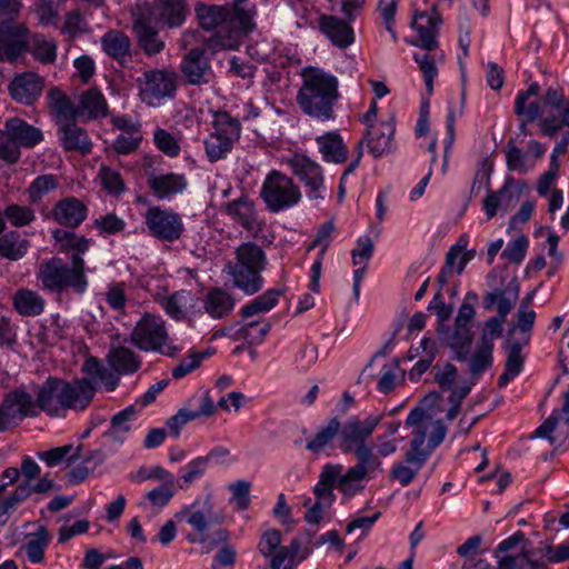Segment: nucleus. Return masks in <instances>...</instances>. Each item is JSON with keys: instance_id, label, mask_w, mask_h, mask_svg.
<instances>
[{"instance_id": "obj_5", "label": "nucleus", "mask_w": 569, "mask_h": 569, "mask_svg": "<svg viewBox=\"0 0 569 569\" xmlns=\"http://www.w3.org/2000/svg\"><path fill=\"white\" fill-rule=\"evenodd\" d=\"M213 131L204 140L206 153L210 161L223 158L232 148V144L240 137V122L224 111L216 112L213 116Z\"/></svg>"}, {"instance_id": "obj_27", "label": "nucleus", "mask_w": 569, "mask_h": 569, "mask_svg": "<svg viewBox=\"0 0 569 569\" xmlns=\"http://www.w3.org/2000/svg\"><path fill=\"white\" fill-rule=\"evenodd\" d=\"M48 106L58 121H74L78 118V106L74 107L70 98L59 88L53 87L48 91Z\"/></svg>"}, {"instance_id": "obj_23", "label": "nucleus", "mask_w": 569, "mask_h": 569, "mask_svg": "<svg viewBox=\"0 0 569 569\" xmlns=\"http://www.w3.org/2000/svg\"><path fill=\"white\" fill-rule=\"evenodd\" d=\"M393 133L395 123L392 120L368 127L365 140L373 157H380L389 148Z\"/></svg>"}, {"instance_id": "obj_56", "label": "nucleus", "mask_w": 569, "mask_h": 569, "mask_svg": "<svg viewBox=\"0 0 569 569\" xmlns=\"http://www.w3.org/2000/svg\"><path fill=\"white\" fill-rule=\"evenodd\" d=\"M3 214L14 227H23L34 220V211L26 206L10 204Z\"/></svg>"}, {"instance_id": "obj_26", "label": "nucleus", "mask_w": 569, "mask_h": 569, "mask_svg": "<svg viewBox=\"0 0 569 569\" xmlns=\"http://www.w3.org/2000/svg\"><path fill=\"white\" fill-rule=\"evenodd\" d=\"M87 114L89 119L104 118L108 114V104L103 94L91 88L79 97L78 118Z\"/></svg>"}, {"instance_id": "obj_52", "label": "nucleus", "mask_w": 569, "mask_h": 569, "mask_svg": "<svg viewBox=\"0 0 569 569\" xmlns=\"http://www.w3.org/2000/svg\"><path fill=\"white\" fill-rule=\"evenodd\" d=\"M471 341L472 337L470 335L469 328L455 327V331L449 337L448 343L450 348L455 350L457 359L460 361H465L467 360V357L469 355Z\"/></svg>"}, {"instance_id": "obj_17", "label": "nucleus", "mask_w": 569, "mask_h": 569, "mask_svg": "<svg viewBox=\"0 0 569 569\" xmlns=\"http://www.w3.org/2000/svg\"><path fill=\"white\" fill-rule=\"evenodd\" d=\"M60 405L62 409H84L93 398L96 388L87 379H78L73 382L60 380Z\"/></svg>"}, {"instance_id": "obj_25", "label": "nucleus", "mask_w": 569, "mask_h": 569, "mask_svg": "<svg viewBox=\"0 0 569 569\" xmlns=\"http://www.w3.org/2000/svg\"><path fill=\"white\" fill-rule=\"evenodd\" d=\"M86 207L76 198L59 201L53 209V217L60 223L71 228L79 226L86 218Z\"/></svg>"}, {"instance_id": "obj_24", "label": "nucleus", "mask_w": 569, "mask_h": 569, "mask_svg": "<svg viewBox=\"0 0 569 569\" xmlns=\"http://www.w3.org/2000/svg\"><path fill=\"white\" fill-rule=\"evenodd\" d=\"M7 133L11 134L18 147L32 148L43 139L42 132L20 118L6 121Z\"/></svg>"}, {"instance_id": "obj_14", "label": "nucleus", "mask_w": 569, "mask_h": 569, "mask_svg": "<svg viewBox=\"0 0 569 569\" xmlns=\"http://www.w3.org/2000/svg\"><path fill=\"white\" fill-rule=\"evenodd\" d=\"M293 173L309 189V197L312 199H322L320 189L323 186V174L318 163L306 156L295 154L288 160Z\"/></svg>"}, {"instance_id": "obj_53", "label": "nucleus", "mask_w": 569, "mask_h": 569, "mask_svg": "<svg viewBox=\"0 0 569 569\" xmlns=\"http://www.w3.org/2000/svg\"><path fill=\"white\" fill-rule=\"evenodd\" d=\"M57 46L53 40L36 34L32 39V54L42 63H50L56 59Z\"/></svg>"}, {"instance_id": "obj_10", "label": "nucleus", "mask_w": 569, "mask_h": 569, "mask_svg": "<svg viewBox=\"0 0 569 569\" xmlns=\"http://www.w3.org/2000/svg\"><path fill=\"white\" fill-rule=\"evenodd\" d=\"M16 18L0 21V61L14 62L29 48L28 29Z\"/></svg>"}, {"instance_id": "obj_47", "label": "nucleus", "mask_w": 569, "mask_h": 569, "mask_svg": "<svg viewBox=\"0 0 569 569\" xmlns=\"http://www.w3.org/2000/svg\"><path fill=\"white\" fill-rule=\"evenodd\" d=\"M340 420L337 417L331 418L328 425L320 429L307 443V449L313 453H319L340 433Z\"/></svg>"}, {"instance_id": "obj_43", "label": "nucleus", "mask_w": 569, "mask_h": 569, "mask_svg": "<svg viewBox=\"0 0 569 569\" xmlns=\"http://www.w3.org/2000/svg\"><path fill=\"white\" fill-rule=\"evenodd\" d=\"M525 345L526 343H522L521 341H513L509 343L506 370L498 380V386L500 388L506 387L508 382L521 371L523 366L521 349Z\"/></svg>"}, {"instance_id": "obj_21", "label": "nucleus", "mask_w": 569, "mask_h": 569, "mask_svg": "<svg viewBox=\"0 0 569 569\" xmlns=\"http://www.w3.org/2000/svg\"><path fill=\"white\" fill-rule=\"evenodd\" d=\"M557 429L560 436L569 439V390L563 395L561 409L555 410L553 413L536 429L535 436L547 438L550 443H555L556 438L552 437V432Z\"/></svg>"}, {"instance_id": "obj_13", "label": "nucleus", "mask_w": 569, "mask_h": 569, "mask_svg": "<svg viewBox=\"0 0 569 569\" xmlns=\"http://www.w3.org/2000/svg\"><path fill=\"white\" fill-rule=\"evenodd\" d=\"M380 422V417H368L363 421L350 419L340 429L341 448L345 452H351L357 446L367 445L373 430Z\"/></svg>"}, {"instance_id": "obj_46", "label": "nucleus", "mask_w": 569, "mask_h": 569, "mask_svg": "<svg viewBox=\"0 0 569 569\" xmlns=\"http://www.w3.org/2000/svg\"><path fill=\"white\" fill-rule=\"evenodd\" d=\"M193 302L192 295L183 290L161 300V305L167 313L177 320L184 317L186 311L194 306Z\"/></svg>"}, {"instance_id": "obj_34", "label": "nucleus", "mask_w": 569, "mask_h": 569, "mask_svg": "<svg viewBox=\"0 0 569 569\" xmlns=\"http://www.w3.org/2000/svg\"><path fill=\"white\" fill-rule=\"evenodd\" d=\"M333 228H335L333 223L330 221L323 223L320 227V229L318 230L316 239L308 247V249L311 250L315 247H317L318 244H321L320 259L315 261L312 264V268H311L312 277H311V282H310V289L313 292L319 291V279H320L321 267H322L321 259L325 256V253L329 247V238H330L331 232L333 231Z\"/></svg>"}, {"instance_id": "obj_9", "label": "nucleus", "mask_w": 569, "mask_h": 569, "mask_svg": "<svg viewBox=\"0 0 569 569\" xmlns=\"http://www.w3.org/2000/svg\"><path fill=\"white\" fill-rule=\"evenodd\" d=\"M177 73L168 69L146 71L140 78V96L149 104L172 97L177 90Z\"/></svg>"}, {"instance_id": "obj_19", "label": "nucleus", "mask_w": 569, "mask_h": 569, "mask_svg": "<svg viewBox=\"0 0 569 569\" xmlns=\"http://www.w3.org/2000/svg\"><path fill=\"white\" fill-rule=\"evenodd\" d=\"M196 12L203 29L212 30L219 28L214 37V43L219 47V34H227L228 21L230 20L229 14L232 13L230 7L198 4Z\"/></svg>"}, {"instance_id": "obj_22", "label": "nucleus", "mask_w": 569, "mask_h": 569, "mask_svg": "<svg viewBox=\"0 0 569 569\" xmlns=\"http://www.w3.org/2000/svg\"><path fill=\"white\" fill-rule=\"evenodd\" d=\"M203 48H193L184 57L181 71L190 84H201L207 82L206 72L210 69V64L204 57Z\"/></svg>"}, {"instance_id": "obj_55", "label": "nucleus", "mask_w": 569, "mask_h": 569, "mask_svg": "<svg viewBox=\"0 0 569 569\" xmlns=\"http://www.w3.org/2000/svg\"><path fill=\"white\" fill-rule=\"evenodd\" d=\"M20 156V148L11 134L7 133L6 128L0 130V160L8 164H14L19 161Z\"/></svg>"}, {"instance_id": "obj_15", "label": "nucleus", "mask_w": 569, "mask_h": 569, "mask_svg": "<svg viewBox=\"0 0 569 569\" xmlns=\"http://www.w3.org/2000/svg\"><path fill=\"white\" fill-rule=\"evenodd\" d=\"M43 88L44 79L30 71L17 74L8 86L11 98L26 106L34 103Z\"/></svg>"}, {"instance_id": "obj_59", "label": "nucleus", "mask_w": 569, "mask_h": 569, "mask_svg": "<svg viewBox=\"0 0 569 569\" xmlns=\"http://www.w3.org/2000/svg\"><path fill=\"white\" fill-rule=\"evenodd\" d=\"M492 362V346L481 345L470 360V372L479 375Z\"/></svg>"}, {"instance_id": "obj_30", "label": "nucleus", "mask_w": 569, "mask_h": 569, "mask_svg": "<svg viewBox=\"0 0 569 569\" xmlns=\"http://www.w3.org/2000/svg\"><path fill=\"white\" fill-rule=\"evenodd\" d=\"M60 132L62 133V146L66 150L78 151L81 154L90 152L91 142L87 132L78 127L74 121H70L61 127Z\"/></svg>"}, {"instance_id": "obj_49", "label": "nucleus", "mask_w": 569, "mask_h": 569, "mask_svg": "<svg viewBox=\"0 0 569 569\" xmlns=\"http://www.w3.org/2000/svg\"><path fill=\"white\" fill-rule=\"evenodd\" d=\"M53 238L59 243V249L62 252L73 250L74 254L84 252L89 248V240L82 236H78L74 232L57 229L53 231Z\"/></svg>"}, {"instance_id": "obj_1", "label": "nucleus", "mask_w": 569, "mask_h": 569, "mask_svg": "<svg viewBox=\"0 0 569 569\" xmlns=\"http://www.w3.org/2000/svg\"><path fill=\"white\" fill-rule=\"evenodd\" d=\"M440 401L441 396L438 392H430L407 417L406 426L412 428V439L405 457L408 463L418 468H421L446 437L447 428L437 418L436 406Z\"/></svg>"}, {"instance_id": "obj_3", "label": "nucleus", "mask_w": 569, "mask_h": 569, "mask_svg": "<svg viewBox=\"0 0 569 569\" xmlns=\"http://www.w3.org/2000/svg\"><path fill=\"white\" fill-rule=\"evenodd\" d=\"M37 279L40 281L42 289L57 293L68 288L82 293L88 284L84 276V260L78 254L72 256L70 267L57 257L43 260L39 264Z\"/></svg>"}, {"instance_id": "obj_16", "label": "nucleus", "mask_w": 569, "mask_h": 569, "mask_svg": "<svg viewBox=\"0 0 569 569\" xmlns=\"http://www.w3.org/2000/svg\"><path fill=\"white\" fill-rule=\"evenodd\" d=\"M230 11L232 13L229 14L227 34H219V47L226 50L236 49L241 36L248 34L254 28L252 13L236 4L230 7Z\"/></svg>"}, {"instance_id": "obj_63", "label": "nucleus", "mask_w": 569, "mask_h": 569, "mask_svg": "<svg viewBox=\"0 0 569 569\" xmlns=\"http://www.w3.org/2000/svg\"><path fill=\"white\" fill-rule=\"evenodd\" d=\"M506 161L508 169L511 171L527 170V167L523 161V154L521 150L515 144L512 139H510L507 143Z\"/></svg>"}, {"instance_id": "obj_11", "label": "nucleus", "mask_w": 569, "mask_h": 569, "mask_svg": "<svg viewBox=\"0 0 569 569\" xmlns=\"http://www.w3.org/2000/svg\"><path fill=\"white\" fill-rule=\"evenodd\" d=\"M34 401L22 389L9 392L0 406V432L12 428L29 415H33Z\"/></svg>"}, {"instance_id": "obj_42", "label": "nucleus", "mask_w": 569, "mask_h": 569, "mask_svg": "<svg viewBox=\"0 0 569 569\" xmlns=\"http://www.w3.org/2000/svg\"><path fill=\"white\" fill-rule=\"evenodd\" d=\"M320 152L328 162L342 163L347 159V151L342 139L337 133H327L317 139Z\"/></svg>"}, {"instance_id": "obj_51", "label": "nucleus", "mask_w": 569, "mask_h": 569, "mask_svg": "<svg viewBox=\"0 0 569 569\" xmlns=\"http://www.w3.org/2000/svg\"><path fill=\"white\" fill-rule=\"evenodd\" d=\"M532 299V293L528 295L521 302L517 313V328L521 331L522 343H528L530 339V331L536 320V312L529 310V305Z\"/></svg>"}, {"instance_id": "obj_57", "label": "nucleus", "mask_w": 569, "mask_h": 569, "mask_svg": "<svg viewBox=\"0 0 569 569\" xmlns=\"http://www.w3.org/2000/svg\"><path fill=\"white\" fill-rule=\"evenodd\" d=\"M181 515L187 516V522L190 526H192L199 533V538L189 535L188 540L191 542H194L198 540L201 542L206 541V531L210 523L209 517L200 510H196V511H191V512L182 511Z\"/></svg>"}, {"instance_id": "obj_29", "label": "nucleus", "mask_w": 569, "mask_h": 569, "mask_svg": "<svg viewBox=\"0 0 569 569\" xmlns=\"http://www.w3.org/2000/svg\"><path fill=\"white\" fill-rule=\"evenodd\" d=\"M518 286H509L506 289H497L485 296V307L492 308L497 303L498 317L506 320L507 315L511 311L518 300Z\"/></svg>"}, {"instance_id": "obj_2", "label": "nucleus", "mask_w": 569, "mask_h": 569, "mask_svg": "<svg viewBox=\"0 0 569 569\" xmlns=\"http://www.w3.org/2000/svg\"><path fill=\"white\" fill-rule=\"evenodd\" d=\"M301 77L302 86L297 96L300 108L310 117L331 119L339 97L337 79L316 67L302 69Z\"/></svg>"}, {"instance_id": "obj_12", "label": "nucleus", "mask_w": 569, "mask_h": 569, "mask_svg": "<svg viewBox=\"0 0 569 569\" xmlns=\"http://www.w3.org/2000/svg\"><path fill=\"white\" fill-rule=\"evenodd\" d=\"M146 222L152 236L166 241L179 239L183 230L178 214L159 208H151L147 211Z\"/></svg>"}, {"instance_id": "obj_18", "label": "nucleus", "mask_w": 569, "mask_h": 569, "mask_svg": "<svg viewBox=\"0 0 569 569\" xmlns=\"http://www.w3.org/2000/svg\"><path fill=\"white\" fill-rule=\"evenodd\" d=\"M441 22V17L437 12L436 7L432 8L431 14L426 12L416 13L411 23L418 33V40L415 44L426 51H435L438 48L436 36Z\"/></svg>"}, {"instance_id": "obj_54", "label": "nucleus", "mask_w": 569, "mask_h": 569, "mask_svg": "<svg viewBox=\"0 0 569 569\" xmlns=\"http://www.w3.org/2000/svg\"><path fill=\"white\" fill-rule=\"evenodd\" d=\"M58 187V180L52 174L39 176L33 180L28 189L29 199L31 203H37L49 191Z\"/></svg>"}, {"instance_id": "obj_32", "label": "nucleus", "mask_w": 569, "mask_h": 569, "mask_svg": "<svg viewBox=\"0 0 569 569\" xmlns=\"http://www.w3.org/2000/svg\"><path fill=\"white\" fill-rule=\"evenodd\" d=\"M233 306L234 299L232 296L220 288L209 290L203 302L204 310L213 318L228 316Z\"/></svg>"}, {"instance_id": "obj_4", "label": "nucleus", "mask_w": 569, "mask_h": 569, "mask_svg": "<svg viewBox=\"0 0 569 569\" xmlns=\"http://www.w3.org/2000/svg\"><path fill=\"white\" fill-rule=\"evenodd\" d=\"M263 267V251L251 242L241 244L236 252V262L228 264L234 286L249 295L260 290L262 284L260 272Z\"/></svg>"}, {"instance_id": "obj_8", "label": "nucleus", "mask_w": 569, "mask_h": 569, "mask_svg": "<svg viewBox=\"0 0 569 569\" xmlns=\"http://www.w3.org/2000/svg\"><path fill=\"white\" fill-rule=\"evenodd\" d=\"M352 452L358 462L339 479V490L349 496L357 490L352 482L363 480L371 472L382 471V462L370 445L357 446Z\"/></svg>"}, {"instance_id": "obj_31", "label": "nucleus", "mask_w": 569, "mask_h": 569, "mask_svg": "<svg viewBox=\"0 0 569 569\" xmlns=\"http://www.w3.org/2000/svg\"><path fill=\"white\" fill-rule=\"evenodd\" d=\"M59 385L60 379H48L37 393L34 407L38 406L50 415H57L62 409V405H60L61 388Z\"/></svg>"}, {"instance_id": "obj_58", "label": "nucleus", "mask_w": 569, "mask_h": 569, "mask_svg": "<svg viewBox=\"0 0 569 569\" xmlns=\"http://www.w3.org/2000/svg\"><path fill=\"white\" fill-rule=\"evenodd\" d=\"M433 379L443 390H449L452 388L455 382L457 381L458 371L457 368L447 362L443 366L436 365L433 367Z\"/></svg>"}, {"instance_id": "obj_41", "label": "nucleus", "mask_w": 569, "mask_h": 569, "mask_svg": "<svg viewBox=\"0 0 569 569\" xmlns=\"http://www.w3.org/2000/svg\"><path fill=\"white\" fill-rule=\"evenodd\" d=\"M29 249V241L11 231L0 238V256L11 261L23 258Z\"/></svg>"}, {"instance_id": "obj_45", "label": "nucleus", "mask_w": 569, "mask_h": 569, "mask_svg": "<svg viewBox=\"0 0 569 569\" xmlns=\"http://www.w3.org/2000/svg\"><path fill=\"white\" fill-rule=\"evenodd\" d=\"M442 58L443 54L431 53V51L417 52L413 56L415 61L419 64V70L423 76L429 93L433 91V79L438 74L437 62L442 60Z\"/></svg>"}, {"instance_id": "obj_35", "label": "nucleus", "mask_w": 569, "mask_h": 569, "mask_svg": "<svg viewBox=\"0 0 569 569\" xmlns=\"http://www.w3.org/2000/svg\"><path fill=\"white\" fill-rule=\"evenodd\" d=\"M133 28L139 47L146 54L153 56L163 50L164 42L158 37V31L153 27L142 20H138Z\"/></svg>"}, {"instance_id": "obj_62", "label": "nucleus", "mask_w": 569, "mask_h": 569, "mask_svg": "<svg viewBox=\"0 0 569 569\" xmlns=\"http://www.w3.org/2000/svg\"><path fill=\"white\" fill-rule=\"evenodd\" d=\"M31 493H32L31 485L21 482L13 490V492L1 502L0 508H1L2 513H7L16 505H18L19 502L29 498L31 496Z\"/></svg>"}, {"instance_id": "obj_6", "label": "nucleus", "mask_w": 569, "mask_h": 569, "mask_svg": "<svg viewBox=\"0 0 569 569\" xmlns=\"http://www.w3.org/2000/svg\"><path fill=\"white\" fill-rule=\"evenodd\" d=\"M261 197L267 207L277 212L296 204L300 200L301 193L291 178L274 170L267 176L261 189Z\"/></svg>"}, {"instance_id": "obj_60", "label": "nucleus", "mask_w": 569, "mask_h": 569, "mask_svg": "<svg viewBox=\"0 0 569 569\" xmlns=\"http://www.w3.org/2000/svg\"><path fill=\"white\" fill-rule=\"evenodd\" d=\"M99 177L106 190L112 193H120L124 190V182L120 173L109 167L102 166Z\"/></svg>"}, {"instance_id": "obj_7", "label": "nucleus", "mask_w": 569, "mask_h": 569, "mask_svg": "<svg viewBox=\"0 0 569 569\" xmlns=\"http://www.w3.org/2000/svg\"><path fill=\"white\" fill-rule=\"evenodd\" d=\"M132 342L141 350H154L172 356L174 347L168 346V333L164 322L154 316L146 315L134 327L131 333Z\"/></svg>"}, {"instance_id": "obj_37", "label": "nucleus", "mask_w": 569, "mask_h": 569, "mask_svg": "<svg viewBox=\"0 0 569 569\" xmlns=\"http://www.w3.org/2000/svg\"><path fill=\"white\" fill-rule=\"evenodd\" d=\"M227 212L238 221L246 230L251 231L257 227V212L253 203L246 198H240L229 202L226 207Z\"/></svg>"}, {"instance_id": "obj_39", "label": "nucleus", "mask_w": 569, "mask_h": 569, "mask_svg": "<svg viewBox=\"0 0 569 569\" xmlns=\"http://www.w3.org/2000/svg\"><path fill=\"white\" fill-rule=\"evenodd\" d=\"M539 91V84L533 82L526 91L519 92L516 98L515 112L519 117L527 118V122H533L541 116V108L538 102L532 101L526 104L528 99L532 96H538Z\"/></svg>"}, {"instance_id": "obj_40", "label": "nucleus", "mask_w": 569, "mask_h": 569, "mask_svg": "<svg viewBox=\"0 0 569 569\" xmlns=\"http://www.w3.org/2000/svg\"><path fill=\"white\" fill-rule=\"evenodd\" d=\"M109 363L119 375L136 372L140 367L138 356L130 349L119 347L109 352Z\"/></svg>"}, {"instance_id": "obj_48", "label": "nucleus", "mask_w": 569, "mask_h": 569, "mask_svg": "<svg viewBox=\"0 0 569 569\" xmlns=\"http://www.w3.org/2000/svg\"><path fill=\"white\" fill-rule=\"evenodd\" d=\"M281 293L282 292L277 289L266 291L263 295L257 297L253 301L242 308V317L248 318L257 313L270 311L277 305L278 298Z\"/></svg>"}, {"instance_id": "obj_44", "label": "nucleus", "mask_w": 569, "mask_h": 569, "mask_svg": "<svg viewBox=\"0 0 569 569\" xmlns=\"http://www.w3.org/2000/svg\"><path fill=\"white\" fill-rule=\"evenodd\" d=\"M104 51L112 58L120 60L130 53V40L121 31L112 30L102 38Z\"/></svg>"}, {"instance_id": "obj_38", "label": "nucleus", "mask_w": 569, "mask_h": 569, "mask_svg": "<svg viewBox=\"0 0 569 569\" xmlns=\"http://www.w3.org/2000/svg\"><path fill=\"white\" fill-rule=\"evenodd\" d=\"M148 186L159 198L180 192L186 187L183 176L176 173L161 174L148 179Z\"/></svg>"}, {"instance_id": "obj_64", "label": "nucleus", "mask_w": 569, "mask_h": 569, "mask_svg": "<svg viewBox=\"0 0 569 569\" xmlns=\"http://www.w3.org/2000/svg\"><path fill=\"white\" fill-rule=\"evenodd\" d=\"M542 557L547 562L559 563L569 560V542L557 547L550 545L540 549Z\"/></svg>"}, {"instance_id": "obj_28", "label": "nucleus", "mask_w": 569, "mask_h": 569, "mask_svg": "<svg viewBox=\"0 0 569 569\" xmlns=\"http://www.w3.org/2000/svg\"><path fill=\"white\" fill-rule=\"evenodd\" d=\"M342 467L340 465H326L320 473L318 483L313 489L317 500L332 505L335 500V483H339Z\"/></svg>"}, {"instance_id": "obj_50", "label": "nucleus", "mask_w": 569, "mask_h": 569, "mask_svg": "<svg viewBox=\"0 0 569 569\" xmlns=\"http://www.w3.org/2000/svg\"><path fill=\"white\" fill-rule=\"evenodd\" d=\"M419 349H422L425 355L410 370V376L417 378L421 377L430 368L437 352L435 342L428 338H425L421 340L420 347L416 349L415 353H412V350L409 351L410 358L420 356Z\"/></svg>"}, {"instance_id": "obj_61", "label": "nucleus", "mask_w": 569, "mask_h": 569, "mask_svg": "<svg viewBox=\"0 0 569 569\" xmlns=\"http://www.w3.org/2000/svg\"><path fill=\"white\" fill-rule=\"evenodd\" d=\"M154 143L169 157H176L180 151V147L174 137L163 129H157L154 131Z\"/></svg>"}, {"instance_id": "obj_33", "label": "nucleus", "mask_w": 569, "mask_h": 569, "mask_svg": "<svg viewBox=\"0 0 569 569\" xmlns=\"http://www.w3.org/2000/svg\"><path fill=\"white\" fill-rule=\"evenodd\" d=\"M154 12L159 20L173 28L184 20V2L183 0H156Z\"/></svg>"}, {"instance_id": "obj_36", "label": "nucleus", "mask_w": 569, "mask_h": 569, "mask_svg": "<svg viewBox=\"0 0 569 569\" xmlns=\"http://www.w3.org/2000/svg\"><path fill=\"white\" fill-rule=\"evenodd\" d=\"M13 306L21 316H38L44 309V300L36 291L19 289L13 296Z\"/></svg>"}, {"instance_id": "obj_20", "label": "nucleus", "mask_w": 569, "mask_h": 569, "mask_svg": "<svg viewBox=\"0 0 569 569\" xmlns=\"http://www.w3.org/2000/svg\"><path fill=\"white\" fill-rule=\"evenodd\" d=\"M351 22L336 16H322L320 29L339 48H348L355 42V31Z\"/></svg>"}]
</instances>
